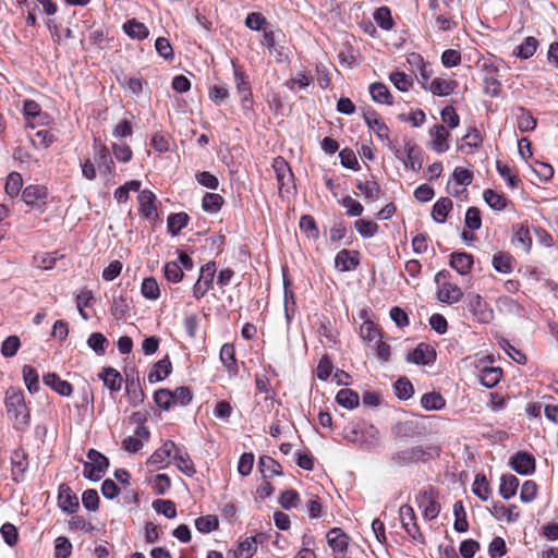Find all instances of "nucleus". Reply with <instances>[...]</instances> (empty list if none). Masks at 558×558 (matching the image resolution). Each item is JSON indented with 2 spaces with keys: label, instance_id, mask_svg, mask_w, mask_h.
I'll use <instances>...</instances> for the list:
<instances>
[{
  "label": "nucleus",
  "instance_id": "nucleus-1",
  "mask_svg": "<svg viewBox=\"0 0 558 558\" xmlns=\"http://www.w3.org/2000/svg\"><path fill=\"white\" fill-rule=\"evenodd\" d=\"M5 408L10 420L13 421L16 429H24L29 424V410L27 409L24 400V395L21 390L9 388L5 392Z\"/></svg>",
  "mask_w": 558,
  "mask_h": 558
},
{
  "label": "nucleus",
  "instance_id": "nucleus-2",
  "mask_svg": "<svg viewBox=\"0 0 558 558\" xmlns=\"http://www.w3.org/2000/svg\"><path fill=\"white\" fill-rule=\"evenodd\" d=\"M416 504L426 520L436 519L440 512L437 492L433 487L421 489L416 496Z\"/></svg>",
  "mask_w": 558,
  "mask_h": 558
},
{
  "label": "nucleus",
  "instance_id": "nucleus-3",
  "mask_svg": "<svg viewBox=\"0 0 558 558\" xmlns=\"http://www.w3.org/2000/svg\"><path fill=\"white\" fill-rule=\"evenodd\" d=\"M271 167L276 174L279 193H292L295 189L294 177L287 160L278 156L272 160Z\"/></svg>",
  "mask_w": 558,
  "mask_h": 558
},
{
  "label": "nucleus",
  "instance_id": "nucleus-4",
  "mask_svg": "<svg viewBox=\"0 0 558 558\" xmlns=\"http://www.w3.org/2000/svg\"><path fill=\"white\" fill-rule=\"evenodd\" d=\"M87 458L88 461L84 463V476L90 481H99L109 466L108 459L95 449L88 451Z\"/></svg>",
  "mask_w": 558,
  "mask_h": 558
},
{
  "label": "nucleus",
  "instance_id": "nucleus-5",
  "mask_svg": "<svg viewBox=\"0 0 558 558\" xmlns=\"http://www.w3.org/2000/svg\"><path fill=\"white\" fill-rule=\"evenodd\" d=\"M466 307L478 323L487 324L494 317L493 310L477 293L472 292L466 295Z\"/></svg>",
  "mask_w": 558,
  "mask_h": 558
},
{
  "label": "nucleus",
  "instance_id": "nucleus-6",
  "mask_svg": "<svg viewBox=\"0 0 558 558\" xmlns=\"http://www.w3.org/2000/svg\"><path fill=\"white\" fill-rule=\"evenodd\" d=\"M233 66V75H234V84L236 92L240 96V101L242 109L244 111L252 110V89L250 85L248 76L239 68L234 62H232Z\"/></svg>",
  "mask_w": 558,
  "mask_h": 558
},
{
  "label": "nucleus",
  "instance_id": "nucleus-7",
  "mask_svg": "<svg viewBox=\"0 0 558 558\" xmlns=\"http://www.w3.org/2000/svg\"><path fill=\"white\" fill-rule=\"evenodd\" d=\"M399 519L401 526L413 541L418 543L424 542V536L417 524L416 514L410 505L405 504L399 508Z\"/></svg>",
  "mask_w": 558,
  "mask_h": 558
},
{
  "label": "nucleus",
  "instance_id": "nucleus-8",
  "mask_svg": "<svg viewBox=\"0 0 558 558\" xmlns=\"http://www.w3.org/2000/svg\"><path fill=\"white\" fill-rule=\"evenodd\" d=\"M216 274L215 262H208L201 267V275L198 280L193 287V296L196 300L202 299L213 287L214 278Z\"/></svg>",
  "mask_w": 558,
  "mask_h": 558
},
{
  "label": "nucleus",
  "instance_id": "nucleus-9",
  "mask_svg": "<svg viewBox=\"0 0 558 558\" xmlns=\"http://www.w3.org/2000/svg\"><path fill=\"white\" fill-rule=\"evenodd\" d=\"M360 264V253L343 248L339 251L335 257V267L339 271L354 270Z\"/></svg>",
  "mask_w": 558,
  "mask_h": 558
},
{
  "label": "nucleus",
  "instance_id": "nucleus-10",
  "mask_svg": "<svg viewBox=\"0 0 558 558\" xmlns=\"http://www.w3.org/2000/svg\"><path fill=\"white\" fill-rule=\"evenodd\" d=\"M429 136L432 138L429 147L437 154H442L449 149L448 138L449 132L442 124H436L429 130Z\"/></svg>",
  "mask_w": 558,
  "mask_h": 558
},
{
  "label": "nucleus",
  "instance_id": "nucleus-11",
  "mask_svg": "<svg viewBox=\"0 0 558 558\" xmlns=\"http://www.w3.org/2000/svg\"><path fill=\"white\" fill-rule=\"evenodd\" d=\"M327 543L335 553V558L343 557L349 545V536L340 529H332L327 533Z\"/></svg>",
  "mask_w": 558,
  "mask_h": 558
},
{
  "label": "nucleus",
  "instance_id": "nucleus-12",
  "mask_svg": "<svg viewBox=\"0 0 558 558\" xmlns=\"http://www.w3.org/2000/svg\"><path fill=\"white\" fill-rule=\"evenodd\" d=\"M436 359L435 350L427 343H420L408 354L407 360L418 365H428Z\"/></svg>",
  "mask_w": 558,
  "mask_h": 558
},
{
  "label": "nucleus",
  "instance_id": "nucleus-13",
  "mask_svg": "<svg viewBox=\"0 0 558 558\" xmlns=\"http://www.w3.org/2000/svg\"><path fill=\"white\" fill-rule=\"evenodd\" d=\"M47 196V189L43 185H29L22 194V198L27 205L37 208L46 204Z\"/></svg>",
  "mask_w": 558,
  "mask_h": 558
},
{
  "label": "nucleus",
  "instance_id": "nucleus-14",
  "mask_svg": "<svg viewBox=\"0 0 558 558\" xmlns=\"http://www.w3.org/2000/svg\"><path fill=\"white\" fill-rule=\"evenodd\" d=\"M95 161L101 174L109 175L113 172L114 162L105 145L95 143Z\"/></svg>",
  "mask_w": 558,
  "mask_h": 558
},
{
  "label": "nucleus",
  "instance_id": "nucleus-15",
  "mask_svg": "<svg viewBox=\"0 0 558 558\" xmlns=\"http://www.w3.org/2000/svg\"><path fill=\"white\" fill-rule=\"evenodd\" d=\"M458 83L453 80L435 77L429 85L423 83V88L430 92L435 96H448L457 88Z\"/></svg>",
  "mask_w": 558,
  "mask_h": 558
},
{
  "label": "nucleus",
  "instance_id": "nucleus-16",
  "mask_svg": "<svg viewBox=\"0 0 558 558\" xmlns=\"http://www.w3.org/2000/svg\"><path fill=\"white\" fill-rule=\"evenodd\" d=\"M58 505L68 513H73L78 508V499L66 484L59 486Z\"/></svg>",
  "mask_w": 558,
  "mask_h": 558
},
{
  "label": "nucleus",
  "instance_id": "nucleus-17",
  "mask_svg": "<svg viewBox=\"0 0 558 558\" xmlns=\"http://www.w3.org/2000/svg\"><path fill=\"white\" fill-rule=\"evenodd\" d=\"M149 438V430L145 426H137L134 435L126 437L122 441V448L130 452L135 453L143 447V440Z\"/></svg>",
  "mask_w": 558,
  "mask_h": 558
},
{
  "label": "nucleus",
  "instance_id": "nucleus-18",
  "mask_svg": "<svg viewBox=\"0 0 558 558\" xmlns=\"http://www.w3.org/2000/svg\"><path fill=\"white\" fill-rule=\"evenodd\" d=\"M175 450V444L167 440L161 448L157 449L148 459L147 463L162 469L169 464V459Z\"/></svg>",
  "mask_w": 558,
  "mask_h": 558
},
{
  "label": "nucleus",
  "instance_id": "nucleus-19",
  "mask_svg": "<svg viewBox=\"0 0 558 558\" xmlns=\"http://www.w3.org/2000/svg\"><path fill=\"white\" fill-rule=\"evenodd\" d=\"M511 468L519 474H531L535 470V460L526 452H517L510 461Z\"/></svg>",
  "mask_w": 558,
  "mask_h": 558
},
{
  "label": "nucleus",
  "instance_id": "nucleus-20",
  "mask_svg": "<svg viewBox=\"0 0 558 558\" xmlns=\"http://www.w3.org/2000/svg\"><path fill=\"white\" fill-rule=\"evenodd\" d=\"M424 456H425V452H424L423 448L420 446H416V447H411V448H405V449L399 450L398 452H396L392 456V461L397 465H404V464H409V463L422 460V459H424Z\"/></svg>",
  "mask_w": 558,
  "mask_h": 558
},
{
  "label": "nucleus",
  "instance_id": "nucleus-21",
  "mask_svg": "<svg viewBox=\"0 0 558 558\" xmlns=\"http://www.w3.org/2000/svg\"><path fill=\"white\" fill-rule=\"evenodd\" d=\"M364 120L367 126L376 133V135L381 140L389 138V129L387 125L379 119L378 114L374 110H367L363 113Z\"/></svg>",
  "mask_w": 558,
  "mask_h": 558
},
{
  "label": "nucleus",
  "instance_id": "nucleus-22",
  "mask_svg": "<svg viewBox=\"0 0 558 558\" xmlns=\"http://www.w3.org/2000/svg\"><path fill=\"white\" fill-rule=\"evenodd\" d=\"M463 296L462 290L453 283L445 282L437 292V299L447 304L459 302Z\"/></svg>",
  "mask_w": 558,
  "mask_h": 558
},
{
  "label": "nucleus",
  "instance_id": "nucleus-23",
  "mask_svg": "<svg viewBox=\"0 0 558 558\" xmlns=\"http://www.w3.org/2000/svg\"><path fill=\"white\" fill-rule=\"evenodd\" d=\"M517 126L521 133L532 132L536 125L537 120L532 116L531 111L520 106L515 110Z\"/></svg>",
  "mask_w": 558,
  "mask_h": 558
},
{
  "label": "nucleus",
  "instance_id": "nucleus-24",
  "mask_svg": "<svg viewBox=\"0 0 558 558\" xmlns=\"http://www.w3.org/2000/svg\"><path fill=\"white\" fill-rule=\"evenodd\" d=\"M257 550L255 537H245L238 543L236 548L229 550L232 558H251Z\"/></svg>",
  "mask_w": 558,
  "mask_h": 558
},
{
  "label": "nucleus",
  "instance_id": "nucleus-25",
  "mask_svg": "<svg viewBox=\"0 0 558 558\" xmlns=\"http://www.w3.org/2000/svg\"><path fill=\"white\" fill-rule=\"evenodd\" d=\"M44 384L61 396H70L73 391L72 385L61 379L56 373H48L44 376Z\"/></svg>",
  "mask_w": 558,
  "mask_h": 558
},
{
  "label": "nucleus",
  "instance_id": "nucleus-26",
  "mask_svg": "<svg viewBox=\"0 0 558 558\" xmlns=\"http://www.w3.org/2000/svg\"><path fill=\"white\" fill-rule=\"evenodd\" d=\"M100 379L104 381V385L111 391L117 392L121 389L122 386V376L121 374L114 369L113 367H105L102 372L99 374Z\"/></svg>",
  "mask_w": 558,
  "mask_h": 558
},
{
  "label": "nucleus",
  "instance_id": "nucleus-27",
  "mask_svg": "<svg viewBox=\"0 0 558 558\" xmlns=\"http://www.w3.org/2000/svg\"><path fill=\"white\" fill-rule=\"evenodd\" d=\"M220 361L230 375L238 374V364L235 360V349L230 343H225L220 349Z\"/></svg>",
  "mask_w": 558,
  "mask_h": 558
},
{
  "label": "nucleus",
  "instance_id": "nucleus-28",
  "mask_svg": "<svg viewBox=\"0 0 558 558\" xmlns=\"http://www.w3.org/2000/svg\"><path fill=\"white\" fill-rule=\"evenodd\" d=\"M12 460V477L15 482H21L27 470L28 463L26 454L22 450H15L11 458Z\"/></svg>",
  "mask_w": 558,
  "mask_h": 558
},
{
  "label": "nucleus",
  "instance_id": "nucleus-29",
  "mask_svg": "<svg viewBox=\"0 0 558 558\" xmlns=\"http://www.w3.org/2000/svg\"><path fill=\"white\" fill-rule=\"evenodd\" d=\"M156 196L148 190H143L138 194L140 209L144 217L151 218L156 215Z\"/></svg>",
  "mask_w": 558,
  "mask_h": 558
},
{
  "label": "nucleus",
  "instance_id": "nucleus-30",
  "mask_svg": "<svg viewBox=\"0 0 558 558\" xmlns=\"http://www.w3.org/2000/svg\"><path fill=\"white\" fill-rule=\"evenodd\" d=\"M473 265V257L468 253H452L450 266L456 269L460 275L468 274Z\"/></svg>",
  "mask_w": 558,
  "mask_h": 558
},
{
  "label": "nucleus",
  "instance_id": "nucleus-31",
  "mask_svg": "<svg viewBox=\"0 0 558 558\" xmlns=\"http://www.w3.org/2000/svg\"><path fill=\"white\" fill-rule=\"evenodd\" d=\"M493 515L498 520L505 518L507 522H515L520 518V511L515 505H510L506 507L500 502H496L493 506Z\"/></svg>",
  "mask_w": 558,
  "mask_h": 558
},
{
  "label": "nucleus",
  "instance_id": "nucleus-32",
  "mask_svg": "<svg viewBox=\"0 0 558 558\" xmlns=\"http://www.w3.org/2000/svg\"><path fill=\"white\" fill-rule=\"evenodd\" d=\"M171 369L172 365L169 357H165L158 361L154 365V369H151L148 374V381L154 384L165 379L171 373Z\"/></svg>",
  "mask_w": 558,
  "mask_h": 558
},
{
  "label": "nucleus",
  "instance_id": "nucleus-33",
  "mask_svg": "<svg viewBox=\"0 0 558 558\" xmlns=\"http://www.w3.org/2000/svg\"><path fill=\"white\" fill-rule=\"evenodd\" d=\"M513 232V242L519 243L525 252H529L532 247V236L527 223L514 225Z\"/></svg>",
  "mask_w": 558,
  "mask_h": 558
},
{
  "label": "nucleus",
  "instance_id": "nucleus-34",
  "mask_svg": "<svg viewBox=\"0 0 558 558\" xmlns=\"http://www.w3.org/2000/svg\"><path fill=\"white\" fill-rule=\"evenodd\" d=\"M173 461L177 468L185 475L192 476L195 473L194 463L190 458L189 453L182 451L177 447L173 453Z\"/></svg>",
  "mask_w": 558,
  "mask_h": 558
},
{
  "label": "nucleus",
  "instance_id": "nucleus-35",
  "mask_svg": "<svg viewBox=\"0 0 558 558\" xmlns=\"http://www.w3.org/2000/svg\"><path fill=\"white\" fill-rule=\"evenodd\" d=\"M519 480L513 474H505L500 478L499 494L504 499H510L517 494Z\"/></svg>",
  "mask_w": 558,
  "mask_h": 558
},
{
  "label": "nucleus",
  "instance_id": "nucleus-36",
  "mask_svg": "<svg viewBox=\"0 0 558 558\" xmlns=\"http://www.w3.org/2000/svg\"><path fill=\"white\" fill-rule=\"evenodd\" d=\"M452 201L448 197L438 199L433 206V219L438 223H444L448 217L449 211L452 209Z\"/></svg>",
  "mask_w": 558,
  "mask_h": 558
},
{
  "label": "nucleus",
  "instance_id": "nucleus-37",
  "mask_svg": "<svg viewBox=\"0 0 558 558\" xmlns=\"http://www.w3.org/2000/svg\"><path fill=\"white\" fill-rule=\"evenodd\" d=\"M123 29L133 39L143 40L149 35V31L146 25L135 19L128 21L123 25Z\"/></svg>",
  "mask_w": 558,
  "mask_h": 558
},
{
  "label": "nucleus",
  "instance_id": "nucleus-38",
  "mask_svg": "<svg viewBox=\"0 0 558 558\" xmlns=\"http://www.w3.org/2000/svg\"><path fill=\"white\" fill-rule=\"evenodd\" d=\"M336 401L339 405L353 410L359 405L360 398L359 395L348 388L340 389L336 396Z\"/></svg>",
  "mask_w": 558,
  "mask_h": 558
},
{
  "label": "nucleus",
  "instance_id": "nucleus-39",
  "mask_svg": "<svg viewBox=\"0 0 558 558\" xmlns=\"http://www.w3.org/2000/svg\"><path fill=\"white\" fill-rule=\"evenodd\" d=\"M493 267L501 274H510L513 268V257L506 252H498L493 256Z\"/></svg>",
  "mask_w": 558,
  "mask_h": 558
},
{
  "label": "nucleus",
  "instance_id": "nucleus-40",
  "mask_svg": "<svg viewBox=\"0 0 558 558\" xmlns=\"http://www.w3.org/2000/svg\"><path fill=\"white\" fill-rule=\"evenodd\" d=\"M538 47V40L535 37H526L513 51V54L520 59L531 58Z\"/></svg>",
  "mask_w": 558,
  "mask_h": 558
},
{
  "label": "nucleus",
  "instance_id": "nucleus-41",
  "mask_svg": "<svg viewBox=\"0 0 558 558\" xmlns=\"http://www.w3.org/2000/svg\"><path fill=\"white\" fill-rule=\"evenodd\" d=\"M372 99L378 104L392 105V97L388 87L383 83H373L369 86Z\"/></svg>",
  "mask_w": 558,
  "mask_h": 558
},
{
  "label": "nucleus",
  "instance_id": "nucleus-42",
  "mask_svg": "<svg viewBox=\"0 0 558 558\" xmlns=\"http://www.w3.org/2000/svg\"><path fill=\"white\" fill-rule=\"evenodd\" d=\"M353 226L363 239L373 238L379 231V226L371 219H357Z\"/></svg>",
  "mask_w": 558,
  "mask_h": 558
},
{
  "label": "nucleus",
  "instance_id": "nucleus-43",
  "mask_svg": "<svg viewBox=\"0 0 558 558\" xmlns=\"http://www.w3.org/2000/svg\"><path fill=\"white\" fill-rule=\"evenodd\" d=\"M407 160L404 165L410 167L413 171H418L422 168V151L418 147L408 143L405 145Z\"/></svg>",
  "mask_w": 558,
  "mask_h": 558
},
{
  "label": "nucleus",
  "instance_id": "nucleus-44",
  "mask_svg": "<svg viewBox=\"0 0 558 558\" xmlns=\"http://www.w3.org/2000/svg\"><path fill=\"white\" fill-rule=\"evenodd\" d=\"M502 371L499 367H484L480 375V381L487 388L495 387L501 379Z\"/></svg>",
  "mask_w": 558,
  "mask_h": 558
},
{
  "label": "nucleus",
  "instance_id": "nucleus-45",
  "mask_svg": "<svg viewBox=\"0 0 558 558\" xmlns=\"http://www.w3.org/2000/svg\"><path fill=\"white\" fill-rule=\"evenodd\" d=\"M421 404L427 411H438L445 408L446 400L438 392H428L422 396Z\"/></svg>",
  "mask_w": 558,
  "mask_h": 558
},
{
  "label": "nucleus",
  "instance_id": "nucleus-46",
  "mask_svg": "<svg viewBox=\"0 0 558 558\" xmlns=\"http://www.w3.org/2000/svg\"><path fill=\"white\" fill-rule=\"evenodd\" d=\"M259 470L265 478L280 475L282 473L281 465L268 456L259 458Z\"/></svg>",
  "mask_w": 558,
  "mask_h": 558
},
{
  "label": "nucleus",
  "instance_id": "nucleus-47",
  "mask_svg": "<svg viewBox=\"0 0 558 558\" xmlns=\"http://www.w3.org/2000/svg\"><path fill=\"white\" fill-rule=\"evenodd\" d=\"M360 336L363 341L367 342L369 345H373L377 342L381 335L375 324L371 320H365L360 327Z\"/></svg>",
  "mask_w": 558,
  "mask_h": 558
},
{
  "label": "nucleus",
  "instance_id": "nucleus-48",
  "mask_svg": "<svg viewBox=\"0 0 558 558\" xmlns=\"http://www.w3.org/2000/svg\"><path fill=\"white\" fill-rule=\"evenodd\" d=\"M454 523L453 527L457 532L463 533L469 529L466 520V512L461 500L456 501L453 505Z\"/></svg>",
  "mask_w": 558,
  "mask_h": 558
},
{
  "label": "nucleus",
  "instance_id": "nucleus-49",
  "mask_svg": "<svg viewBox=\"0 0 558 558\" xmlns=\"http://www.w3.org/2000/svg\"><path fill=\"white\" fill-rule=\"evenodd\" d=\"M189 219L190 218L185 213L171 214L167 220L168 231L172 235L179 234V232L186 227Z\"/></svg>",
  "mask_w": 558,
  "mask_h": 558
},
{
  "label": "nucleus",
  "instance_id": "nucleus-50",
  "mask_svg": "<svg viewBox=\"0 0 558 558\" xmlns=\"http://www.w3.org/2000/svg\"><path fill=\"white\" fill-rule=\"evenodd\" d=\"M483 197L486 204L495 210L505 209L508 203V199L505 195L499 194L494 190L484 191Z\"/></svg>",
  "mask_w": 558,
  "mask_h": 558
},
{
  "label": "nucleus",
  "instance_id": "nucleus-51",
  "mask_svg": "<svg viewBox=\"0 0 558 558\" xmlns=\"http://www.w3.org/2000/svg\"><path fill=\"white\" fill-rule=\"evenodd\" d=\"M472 490L481 500L485 501L490 497L492 490L484 474H476Z\"/></svg>",
  "mask_w": 558,
  "mask_h": 558
},
{
  "label": "nucleus",
  "instance_id": "nucleus-52",
  "mask_svg": "<svg viewBox=\"0 0 558 558\" xmlns=\"http://www.w3.org/2000/svg\"><path fill=\"white\" fill-rule=\"evenodd\" d=\"M141 292L147 300H157L160 296V289L157 280L153 277L145 278L141 286Z\"/></svg>",
  "mask_w": 558,
  "mask_h": 558
},
{
  "label": "nucleus",
  "instance_id": "nucleus-53",
  "mask_svg": "<svg viewBox=\"0 0 558 558\" xmlns=\"http://www.w3.org/2000/svg\"><path fill=\"white\" fill-rule=\"evenodd\" d=\"M356 187L368 199L379 198L380 186L376 181H359Z\"/></svg>",
  "mask_w": 558,
  "mask_h": 558
},
{
  "label": "nucleus",
  "instance_id": "nucleus-54",
  "mask_svg": "<svg viewBox=\"0 0 558 558\" xmlns=\"http://www.w3.org/2000/svg\"><path fill=\"white\" fill-rule=\"evenodd\" d=\"M22 373L25 385L29 392H37L39 389V377L36 369L29 365H24Z\"/></svg>",
  "mask_w": 558,
  "mask_h": 558
},
{
  "label": "nucleus",
  "instance_id": "nucleus-55",
  "mask_svg": "<svg viewBox=\"0 0 558 558\" xmlns=\"http://www.w3.org/2000/svg\"><path fill=\"white\" fill-rule=\"evenodd\" d=\"M223 204L221 195L216 193H206L202 201V207L205 211L217 213Z\"/></svg>",
  "mask_w": 558,
  "mask_h": 558
},
{
  "label": "nucleus",
  "instance_id": "nucleus-56",
  "mask_svg": "<svg viewBox=\"0 0 558 558\" xmlns=\"http://www.w3.org/2000/svg\"><path fill=\"white\" fill-rule=\"evenodd\" d=\"M374 20L377 23V25L383 29L389 31L393 26L391 12L387 7L378 8L374 13Z\"/></svg>",
  "mask_w": 558,
  "mask_h": 558
},
{
  "label": "nucleus",
  "instance_id": "nucleus-57",
  "mask_svg": "<svg viewBox=\"0 0 558 558\" xmlns=\"http://www.w3.org/2000/svg\"><path fill=\"white\" fill-rule=\"evenodd\" d=\"M396 396L401 400L410 399L414 393V388L408 378H399L395 385Z\"/></svg>",
  "mask_w": 558,
  "mask_h": 558
},
{
  "label": "nucleus",
  "instance_id": "nucleus-58",
  "mask_svg": "<svg viewBox=\"0 0 558 558\" xmlns=\"http://www.w3.org/2000/svg\"><path fill=\"white\" fill-rule=\"evenodd\" d=\"M154 509L163 514L168 519H173L177 515L175 504L168 499H158L153 504Z\"/></svg>",
  "mask_w": 558,
  "mask_h": 558
},
{
  "label": "nucleus",
  "instance_id": "nucleus-59",
  "mask_svg": "<svg viewBox=\"0 0 558 558\" xmlns=\"http://www.w3.org/2000/svg\"><path fill=\"white\" fill-rule=\"evenodd\" d=\"M23 185V179L20 173L12 172L9 174L7 182H5V193L11 196L15 197L19 195L21 189Z\"/></svg>",
  "mask_w": 558,
  "mask_h": 558
},
{
  "label": "nucleus",
  "instance_id": "nucleus-60",
  "mask_svg": "<svg viewBox=\"0 0 558 558\" xmlns=\"http://www.w3.org/2000/svg\"><path fill=\"white\" fill-rule=\"evenodd\" d=\"M72 554V544L65 536H59L54 541V558H69Z\"/></svg>",
  "mask_w": 558,
  "mask_h": 558
},
{
  "label": "nucleus",
  "instance_id": "nucleus-61",
  "mask_svg": "<svg viewBox=\"0 0 558 558\" xmlns=\"http://www.w3.org/2000/svg\"><path fill=\"white\" fill-rule=\"evenodd\" d=\"M389 78L395 87L401 92H408L413 84L412 77L403 72H393Z\"/></svg>",
  "mask_w": 558,
  "mask_h": 558
},
{
  "label": "nucleus",
  "instance_id": "nucleus-62",
  "mask_svg": "<svg viewBox=\"0 0 558 558\" xmlns=\"http://www.w3.org/2000/svg\"><path fill=\"white\" fill-rule=\"evenodd\" d=\"M20 347V338L17 336H9L1 344V354L4 357H12L17 353Z\"/></svg>",
  "mask_w": 558,
  "mask_h": 558
},
{
  "label": "nucleus",
  "instance_id": "nucleus-63",
  "mask_svg": "<svg viewBox=\"0 0 558 558\" xmlns=\"http://www.w3.org/2000/svg\"><path fill=\"white\" fill-rule=\"evenodd\" d=\"M340 204L347 209L349 217H360L364 211L363 205L351 196H344Z\"/></svg>",
  "mask_w": 558,
  "mask_h": 558
},
{
  "label": "nucleus",
  "instance_id": "nucleus-64",
  "mask_svg": "<svg viewBox=\"0 0 558 558\" xmlns=\"http://www.w3.org/2000/svg\"><path fill=\"white\" fill-rule=\"evenodd\" d=\"M218 519L215 515H205L195 520V527L201 533H209L218 527Z\"/></svg>",
  "mask_w": 558,
  "mask_h": 558
}]
</instances>
